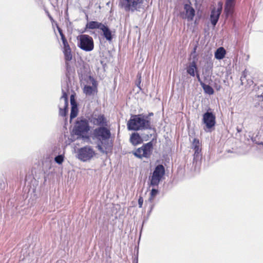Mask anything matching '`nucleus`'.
Here are the masks:
<instances>
[{
  "instance_id": "bb28decb",
  "label": "nucleus",
  "mask_w": 263,
  "mask_h": 263,
  "mask_svg": "<svg viewBox=\"0 0 263 263\" xmlns=\"http://www.w3.org/2000/svg\"><path fill=\"white\" fill-rule=\"evenodd\" d=\"M158 193V191L157 190L153 189L151 192V195L152 196L156 197V196L157 195Z\"/></svg>"
},
{
  "instance_id": "f257e3e1",
  "label": "nucleus",
  "mask_w": 263,
  "mask_h": 263,
  "mask_svg": "<svg viewBox=\"0 0 263 263\" xmlns=\"http://www.w3.org/2000/svg\"><path fill=\"white\" fill-rule=\"evenodd\" d=\"M92 139L96 141V147L101 153L107 154L111 151L113 141L108 128L104 126L95 128L93 131Z\"/></svg>"
},
{
  "instance_id": "4468645a",
  "label": "nucleus",
  "mask_w": 263,
  "mask_h": 263,
  "mask_svg": "<svg viewBox=\"0 0 263 263\" xmlns=\"http://www.w3.org/2000/svg\"><path fill=\"white\" fill-rule=\"evenodd\" d=\"M184 18L188 21H193L195 15V11L193 7L190 4H185L184 6Z\"/></svg>"
},
{
  "instance_id": "f03ea898",
  "label": "nucleus",
  "mask_w": 263,
  "mask_h": 263,
  "mask_svg": "<svg viewBox=\"0 0 263 263\" xmlns=\"http://www.w3.org/2000/svg\"><path fill=\"white\" fill-rule=\"evenodd\" d=\"M129 130H139L151 128V124L147 117L141 115L132 116L127 123Z\"/></svg>"
},
{
  "instance_id": "4be33fe9",
  "label": "nucleus",
  "mask_w": 263,
  "mask_h": 263,
  "mask_svg": "<svg viewBox=\"0 0 263 263\" xmlns=\"http://www.w3.org/2000/svg\"><path fill=\"white\" fill-rule=\"evenodd\" d=\"M100 30L102 31L103 35L107 40L111 41L112 40L111 31L106 26L103 25Z\"/></svg>"
},
{
  "instance_id": "9b49d317",
  "label": "nucleus",
  "mask_w": 263,
  "mask_h": 263,
  "mask_svg": "<svg viewBox=\"0 0 263 263\" xmlns=\"http://www.w3.org/2000/svg\"><path fill=\"white\" fill-rule=\"evenodd\" d=\"M68 99L67 95L65 92H63V95L60 98V103L59 104V114L60 116L64 117L67 112Z\"/></svg>"
},
{
  "instance_id": "423d86ee",
  "label": "nucleus",
  "mask_w": 263,
  "mask_h": 263,
  "mask_svg": "<svg viewBox=\"0 0 263 263\" xmlns=\"http://www.w3.org/2000/svg\"><path fill=\"white\" fill-rule=\"evenodd\" d=\"M78 46L85 51H90L93 49L94 44L92 37L87 34H82L78 37Z\"/></svg>"
},
{
  "instance_id": "ddd939ff",
  "label": "nucleus",
  "mask_w": 263,
  "mask_h": 263,
  "mask_svg": "<svg viewBox=\"0 0 263 263\" xmlns=\"http://www.w3.org/2000/svg\"><path fill=\"white\" fill-rule=\"evenodd\" d=\"M90 121L93 124L98 126H107L106 118L102 115H93L90 119Z\"/></svg>"
},
{
  "instance_id": "7ed1b4c3",
  "label": "nucleus",
  "mask_w": 263,
  "mask_h": 263,
  "mask_svg": "<svg viewBox=\"0 0 263 263\" xmlns=\"http://www.w3.org/2000/svg\"><path fill=\"white\" fill-rule=\"evenodd\" d=\"M90 130L88 121L85 119H78L73 129V133L82 138H87Z\"/></svg>"
},
{
  "instance_id": "6e6552de",
  "label": "nucleus",
  "mask_w": 263,
  "mask_h": 263,
  "mask_svg": "<svg viewBox=\"0 0 263 263\" xmlns=\"http://www.w3.org/2000/svg\"><path fill=\"white\" fill-rule=\"evenodd\" d=\"M59 31L61 36V39L63 44V52L64 55V59L66 61V65L67 67H68V62L71 61L72 58L71 49L66 38L65 37L64 34L62 33L61 30L60 29H59Z\"/></svg>"
},
{
  "instance_id": "c85d7f7f",
  "label": "nucleus",
  "mask_w": 263,
  "mask_h": 263,
  "mask_svg": "<svg viewBox=\"0 0 263 263\" xmlns=\"http://www.w3.org/2000/svg\"><path fill=\"white\" fill-rule=\"evenodd\" d=\"M246 78V70L243 71V74L241 77V81H243Z\"/></svg>"
},
{
  "instance_id": "a878e982",
  "label": "nucleus",
  "mask_w": 263,
  "mask_h": 263,
  "mask_svg": "<svg viewBox=\"0 0 263 263\" xmlns=\"http://www.w3.org/2000/svg\"><path fill=\"white\" fill-rule=\"evenodd\" d=\"M154 199L155 197L150 195V197L148 200V201L150 202L149 213H150L152 211L154 207V204L153 203Z\"/></svg>"
},
{
  "instance_id": "b1692460",
  "label": "nucleus",
  "mask_w": 263,
  "mask_h": 263,
  "mask_svg": "<svg viewBox=\"0 0 263 263\" xmlns=\"http://www.w3.org/2000/svg\"><path fill=\"white\" fill-rule=\"evenodd\" d=\"M196 69V66L195 64H192L191 65H190L187 69V72L188 73H189L192 76H195V70Z\"/></svg>"
},
{
  "instance_id": "2eb2a0df",
  "label": "nucleus",
  "mask_w": 263,
  "mask_h": 263,
  "mask_svg": "<svg viewBox=\"0 0 263 263\" xmlns=\"http://www.w3.org/2000/svg\"><path fill=\"white\" fill-rule=\"evenodd\" d=\"M122 6L126 11H134L137 8V0H122Z\"/></svg>"
},
{
  "instance_id": "5701e85b",
  "label": "nucleus",
  "mask_w": 263,
  "mask_h": 263,
  "mask_svg": "<svg viewBox=\"0 0 263 263\" xmlns=\"http://www.w3.org/2000/svg\"><path fill=\"white\" fill-rule=\"evenodd\" d=\"M200 85L205 93L210 95L214 93V89L210 85L205 84L203 82H200Z\"/></svg>"
},
{
  "instance_id": "c756f323",
  "label": "nucleus",
  "mask_w": 263,
  "mask_h": 263,
  "mask_svg": "<svg viewBox=\"0 0 263 263\" xmlns=\"http://www.w3.org/2000/svg\"><path fill=\"white\" fill-rule=\"evenodd\" d=\"M197 79H198V81H199L200 83V82H202V81L201 80V79H200V76H199V75L198 74L197 75Z\"/></svg>"
},
{
  "instance_id": "6ab92c4d",
  "label": "nucleus",
  "mask_w": 263,
  "mask_h": 263,
  "mask_svg": "<svg viewBox=\"0 0 263 263\" xmlns=\"http://www.w3.org/2000/svg\"><path fill=\"white\" fill-rule=\"evenodd\" d=\"M72 96H71L70 101L71 104V110L70 112V119L75 118L77 116L78 108L74 101L72 99Z\"/></svg>"
},
{
  "instance_id": "f8f14e48",
  "label": "nucleus",
  "mask_w": 263,
  "mask_h": 263,
  "mask_svg": "<svg viewBox=\"0 0 263 263\" xmlns=\"http://www.w3.org/2000/svg\"><path fill=\"white\" fill-rule=\"evenodd\" d=\"M222 9V3L221 2H219L218 4V8L217 9L214 8L212 10L210 19L211 23L213 26H215L217 24L219 20V16L221 13Z\"/></svg>"
},
{
  "instance_id": "cd10ccee",
  "label": "nucleus",
  "mask_w": 263,
  "mask_h": 263,
  "mask_svg": "<svg viewBox=\"0 0 263 263\" xmlns=\"http://www.w3.org/2000/svg\"><path fill=\"white\" fill-rule=\"evenodd\" d=\"M143 203V199L142 197H140L138 199V204L139 208H142Z\"/></svg>"
},
{
  "instance_id": "1a4fd4ad",
  "label": "nucleus",
  "mask_w": 263,
  "mask_h": 263,
  "mask_svg": "<svg viewBox=\"0 0 263 263\" xmlns=\"http://www.w3.org/2000/svg\"><path fill=\"white\" fill-rule=\"evenodd\" d=\"M164 173L165 170L163 165H159L156 166L152 176L151 185L153 186L158 185Z\"/></svg>"
},
{
  "instance_id": "aec40b11",
  "label": "nucleus",
  "mask_w": 263,
  "mask_h": 263,
  "mask_svg": "<svg viewBox=\"0 0 263 263\" xmlns=\"http://www.w3.org/2000/svg\"><path fill=\"white\" fill-rule=\"evenodd\" d=\"M104 24H102L101 23H99L98 22L96 21H90L88 23H87L86 25V27L90 29H101L102 27H103Z\"/></svg>"
},
{
  "instance_id": "0eeeda50",
  "label": "nucleus",
  "mask_w": 263,
  "mask_h": 263,
  "mask_svg": "<svg viewBox=\"0 0 263 263\" xmlns=\"http://www.w3.org/2000/svg\"><path fill=\"white\" fill-rule=\"evenodd\" d=\"M153 148L151 142L144 144L141 147L138 148L134 152V155L139 158H148L150 156Z\"/></svg>"
},
{
  "instance_id": "9d476101",
  "label": "nucleus",
  "mask_w": 263,
  "mask_h": 263,
  "mask_svg": "<svg viewBox=\"0 0 263 263\" xmlns=\"http://www.w3.org/2000/svg\"><path fill=\"white\" fill-rule=\"evenodd\" d=\"M203 122L208 129H211L216 124V117L211 112L207 111L203 115Z\"/></svg>"
},
{
  "instance_id": "393cba45",
  "label": "nucleus",
  "mask_w": 263,
  "mask_h": 263,
  "mask_svg": "<svg viewBox=\"0 0 263 263\" xmlns=\"http://www.w3.org/2000/svg\"><path fill=\"white\" fill-rule=\"evenodd\" d=\"M54 161L59 164H62L64 161V156L62 155L57 156L55 157Z\"/></svg>"
},
{
  "instance_id": "39448f33",
  "label": "nucleus",
  "mask_w": 263,
  "mask_h": 263,
  "mask_svg": "<svg viewBox=\"0 0 263 263\" xmlns=\"http://www.w3.org/2000/svg\"><path fill=\"white\" fill-rule=\"evenodd\" d=\"M96 155V152L90 146H85L79 148L77 152V157L82 161L90 160Z\"/></svg>"
},
{
  "instance_id": "a211bd4d",
  "label": "nucleus",
  "mask_w": 263,
  "mask_h": 263,
  "mask_svg": "<svg viewBox=\"0 0 263 263\" xmlns=\"http://www.w3.org/2000/svg\"><path fill=\"white\" fill-rule=\"evenodd\" d=\"M130 141L133 145H136L141 143L142 139L138 133H134L130 136Z\"/></svg>"
},
{
  "instance_id": "dca6fc26",
  "label": "nucleus",
  "mask_w": 263,
  "mask_h": 263,
  "mask_svg": "<svg viewBox=\"0 0 263 263\" xmlns=\"http://www.w3.org/2000/svg\"><path fill=\"white\" fill-rule=\"evenodd\" d=\"M236 0H226L224 7V12L227 16L232 14L234 11Z\"/></svg>"
},
{
  "instance_id": "7c9ffc66",
  "label": "nucleus",
  "mask_w": 263,
  "mask_h": 263,
  "mask_svg": "<svg viewBox=\"0 0 263 263\" xmlns=\"http://www.w3.org/2000/svg\"><path fill=\"white\" fill-rule=\"evenodd\" d=\"M220 88H221V86H219L216 87V89L217 90H220Z\"/></svg>"
},
{
  "instance_id": "20e7f679",
  "label": "nucleus",
  "mask_w": 263,
  "mask_h": 263,
  "mask_svg": "<svg viewBox=\"0 0 263 263\" xmlns=\"http://www.w3.org/2000/svg\"><path fill=\"white\" fill-rule=\"evenodd\" d=\"M201 143L199 140L195 138L192 144V148L194 151L193 164H195V170L197 167H199L201 164L202 154H201Z\"/></svg>"
},
{
  "instance_id": "412c9836",
  "label": "nucleus",
  "mask_w": 263,
  "mask_h": 263,
  "mask_svg": "<svg viewBox=\"0 0 263 263\" xmlns=\"http://www.w3.org/2000/svg\"><path fill=\"white\" fill-rule=\"evenodd\" d=\"M226 54V51L223 47L218 48L215 52V58L218 60L224 58Z\"/></svg>"
},
{
  "instance_id": "f3484780",
  "label": "nucleus",
  "mask_w": 263,
  "mask_h": 263,
  "mask_svg": "<svg viewBox=\"0 0 263 263\" xmlns=\"http://www.w3.org/2000/svg\"><path fill=\"white\" fill-rule=\"evenodd\" d=\"M92 86H85L84 88V92L86 95H91L96 92L97 89V83L93 79L92 80Z\"/></svg>"
},
{
  "instance_id": "2f4dec72",
  "label": "nucleus",
  "mask_w": 263,
  "mask_h": 263,
  "mask_svg": "<svg viewBox=\"0 0 263 263\" xmlns=\"http://www.w3.org/2000/svg\"><path fill=\"white\" fill-rule=\"evenodd\" d=\"M137 77L139 78V79H141V73H138L137 75Z\"/></svg>"
}]
</instances>
